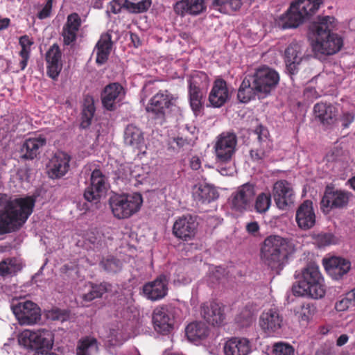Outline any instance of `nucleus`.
<instances>
[{
    "label": "nucleus",
    "instance_id": "nucleus-1",
    "mask_svg": "<svg viewBox=\"0 0 355 355\" xmlns=\"http://www.w3.org/2000/svg\"><path fill=\"white\" fill-rule=\"evenodd\" d=\"M35 202L30 196L8 201L0 210V235L19 229L32 214Z\"/></svg>",
    "mask_w": 355,
    "mask_h": 355
},
{
    "label": "nucleus",
    "instance_id": "nucleus-2",
    "mask_svg": "<svg viewBox=\"0 0 355 355\" xmlns=\"http://www.w3.org/2000/svg\"><path fill=\"white\" fill-rule=\"evenodd\" d=\"M335 18L331 16L319 17L317 21L311 26V30L315 36L312 43L313 51L315 54L333 55L338 52L343 46L341 37L331 33L334 26Z\"/></svg>",
    "mask_w": 355,
    "mask_h": 355
},
{
    "label": "nucleus",
    "instance_id": "nucleus-3",
    "mask_svg": "<svg viewBox=\"0 0 355 355\" xmlns=\"http://www.w3.org/2000/svg\"><path fill=\"white\" fill-rule=\"evenodd\" d=\"M295 252V245L279 235L267 236L261 248V257L272 270H282L288 257Z\"/></svg>",
    "mask_w": 355,
    "mask_h": 355
},
{
    "label": "nucleus",
    "instance_id": "nucleus-4",
    "mask_svg": "<svg viewBox=\"0 0 355 355\" xmlns=\"http://www.w3.org/2000/svg\"><path fill=\"white\" fill-rule=\"evenodd\" d=\"M293 292L299 296H308L313 299L322 297L325 294L324 279L319 267L309 265L302 272V278L297 285L293 286Z\"/></svg>",
    "mask_w": 355,
    "mask_h": 355
},
{
    "label": "nucleus",
    "instance_id": "nucleus-5",
    "mask_svg": "<svg viewBox=\"0 0 355 355\" xmlns=\"http://www.w3.org/2000/svg\"><path fill=\"white\" fill-rule=\"evenodd\" d=\"M110 206L114 216L117 218H127L137 212L142 205L140 193L114 194L110 198Z\"/></svg>",
    "mask_w": 355,
    "mask_h": 355
},
{
    "label": "nucleus",
    "instance_id": "nucleus-6",
    "mask_svg": "<svg viewBox=\"0 0 355 355\" xmlns=\"http://www.w3.org/2000/svg\"><path fill=\"white\" fill-rule=\"evenodd\" d=\"M178 96L167 89L159 90L150 100L146 107L148 113L162 123L166 116L168 110L175 106Z\"/></svg>",
    "mask_w": 355,
    "mask_h": 355
},
{
    "label": "nucleus",
    "instance_id": "nucleus-7",
    "mask_svg": "<svg viewBox=\"0 0 355 355\" xmlns=\"http://www.w3.org/2000/svg\"><path fill=\"white\" fill-rule=\"evenodd\" d=\"M250 78L254 83V88L259 92L263 98L276 87L279 81V73L266 66L257 69Z\"/></svg>",
    "mask_w": 355,
    "mask_h": 355
},
{
    "label": "nucleus",
    "instance_id": "nucleus-8",
    "mask_svg": "<svg viewBox=\"0 0 355 355\" xmlns=\"http://www.w3.org/2000/svg\"><path fill=\"white\" fill-rule=\"evenodd\" d=\"M90 184L84 192V198L89 202L97 204L105 195L108 187L106 176L100 169H94L90 174Z\"/></svg>",
    "mask_w": 355,
    "mask_h": 355
},
{
    "label": "nucleus",
    "instance_id": "nucleus-9",
    "mask_svg": "<svg viewBox=\"0 0 355 355\" xmlns=\"http://www.w3.org/2000/svg\"><path fill=\"white\" fill-rule=\"evenodd\" d=\"M11 309L21 325H33L40 320V309L31 301L26 300L12 304Z\"/></svg>",
    "mask_w": 355,
    "mask_h": 355
},
{
    "label": "nucleus",
    "instance_id": "nucleus-10",
    "mask_svg": "<svg viewBox=\"0 0 355 355\" xmlns=\"http://www.w3.org/2000/svg\"><path fill=\"white\" fill-rule=\"evenodd\" d=\"M237 137L233 132H223L220 134L214 144L216 160L221 162L232 159L236 152Z\"/></svg>",
    "mask_w": 355,
    "mask_h": 355
},
{
    "label": "nucleus",
    "instance_id": "nucleus-11",
    "mask_svg": "<svg viewBox=\"0 0 355 355\" xmlns=\"http://www.w3.org/2000/svg\"><path fill=\"white\" fill-rule=\"evenodd\" d=\"M207 82L208 77L207 74L201 71L194 73L189 80L190 105L195 114L199 112L202 109V92L201 87L206 86Z\"/></svg>",
    "mask_w": 355,
    "mask_h": 355
},
{
    "label": "nucleus",
    "instance_id": "nucleus-12",
    "mask_svg": "<svg viewBox=\"0 0 355 355\" xmlns=\"http://www.w3.org/2000/svg\"><path fill=\"white\" fill-rule=\"evenodd\" d=\"M350 193L347 191L327 187L321 200V209L329 213L333 209H342L348 204Z\"/></svg>",
    "mask_w": 355,
    "mask_h": 355
},
{
    "label": "nucleus",
    "instance_id": "nucleus-13",
    "mask_svg": "<svg viewBox=\"0 0 355 355\" xmlns=\"http://www.w3.org/2000/svg\"><path fill=\"white\" fill-rule=\"evenodd\" d=\"M255 194V187L253 184L245 183L239 187L231 196L232 209L240 212L246 210L250 205Z\"/></svg>",
    "mask_w": 355,
    "mask_h": 355
},
{
    "label": "nucleus",
    "instance_id": "nucleus-14",
    "mask_svg": "<svg viewBox=\"0 0 355 355\" xmlns=\"http://www.w3.org/2000/svg\"><path fill=\"white\" fill-rule=\"evenodd\" d=\"M272 196L277 207L282 210L292 205L295 198L293 189L286 180H279L274 184Z\"/></svg>",
    "mask_w": 355,
    "mask_h": 355
},
{
    "label": "nucleus",
    "instance_id": "nucleus-15",
    "mask_svg": "<svg viewBox=\"0 0 355 355\" xmlns=\"http://www.w3.org/2000/svg\"><path fill=\"white\" fill-rule=\"evenodd\" d=\"M153 323L157 331H171L173 329L174 316L170 305L156 307L153 312Z\"/></svg>",
    "mask_w": 355,
    "mask_h": 355
},
{
    "label": "nucleus",
    "instance_id": "nucleus-16",
    "mask_svg": "<svg viewBox=\"0 0 355 355\" xmlns=\"http://www.w3.org/2000/svg\"><path fill=\"white\" fill-rule=\"evenodd\" d=\"M197 227L196 217L188 214L176 220L173 227V232L176 237L187 241L194 237Z\"/></svg>",
    "mask_w": 355,
    "mask_h": 355
},
{
    "label": "nucleus",
    "instance_id": "nucleus-17",
    "mask_svg": "<svg viewBox=\"0 0 355 355\" xmlns=\"http://www.w3.org/2000/svg\"><path fill=\"white\" fill-rule=\"evenodd\" d=\"M284 56L287 71L291 75H294L305 57L304 47L300 43L293 42L285 49Z\"/></svg>",
    "mask_w": 355,
    "mask_h": 355
},
{
    "label": "nucleus",
    "instance_id": "nucleus-18",
    "mask_svg": "<svg viewBox=\"0 0 355 355\" xmlns=\"http://www.w3.org/2000/svg\"><path fill=\"white\" fill-rule=\"evenodd\" d=\"M125 94V89L121 85L118 83H110L104 87L101 93L102 104L107 110H114Z\"/></svg>",
    "mask_w": 355,
    "mask_h": 355
},
{
    "label": "nucleus",
    "instance_id": "nucleus-19",
    "mask_svg": "<svg viewBox=\"0 0 355 355\" xmlns=\"http://www.w3.org/2000/svg\"><path fill=\"white\" fill-rule=\"evenodd\" d=\"M70 156L62 151L56 153L49 160L47 173L51 179L63 177L69 169Z\"/></svg>",
    "mask_w": 355,
    "mask_h": 355
},
{
    "label": "nucleus",
    "instance_id": "nucleus-20",
    "mask_svg": "<svg viewBox=\"0 0 355 355\" xmlns=\"http://www.w3.org/2000/svg\"><path fill=\"white\" fill-rule=\"evenodd\" d=\"M168 281L165 275H159L155 280L143 286L144 296L152 301L164 298L168 292Z\"/></svg>",
    "mask_w": 355,
    "mask_h": 355
},
{
    "label": "nucleus",
    "instance_id": "nucleus-21",
    "mask_svg": "<svg viewBox=\"0 0 355 355\" xmlns=\"http://www.w3.org/2000/svg\"><path fill=\"white\" fill-rule=\"evenodd\" d=\"M259 326L264 331H277L284 326L283 317L276 308L266 309L260 315Z\"/></svg>",
    "mask_w": 355,
    "mask_h": 355
},
{
    "label": "nucleus",
    "instance_id": "nucleus-22",
    "mask_svg": "<svg viewBox=\"0 0 355 355\" xmlns=\"http://www.w3.org/2000/svg\"><path fill=\"white\" fill-rule=\"evenodd\" d=\"M230 96L227 83L223 79H217L210 91L209 103L214 107H220L230 100Z\"/></svg>",
    "mask_w": 355,
    "mask_h": 355
},
{
    "label": "nucleus",
    "instance_id": "nucleus-23",
    "mask_svg": "<svg viewBox=\"0 0 355 355\" xmlns=\"http://www.w3.org/2000/svg\"><path fill=\"white\" fill-rule=\"evenodd\" d=\"M47 74L56 80L62 69V53L57 44H53L46 53Z\"/></svg>",
    "mask_w": 355,
    "mask_h": 355
},
{
    "label": "nucleus",
    "instance_id": "nucleus-24",
    "mask_svg": "<svg viewBox=\"0 0 355 355\" xmlns=\"http://www.w3.org/2000/svg\"><path fill=\"white\" fill-rule=\"evenodd\" d=\"M202 317L211 325L220 326L225 320L223 310L219 304L214 302H205L200 306Z\"/></svg>",
    "mask_w": 355,
    "mask_h": 355
},
{
    "label": "nucleus",
    "instance_id": "nucleus-25",
    "mask_svg": "<svg viewBox=\"0 0 355 355\" xmlns=\"http://www.w3.org/2000/svg\"><path fill=\"white\" fill-rule=\"evenodd\" d=\"M296 222L302 230H309L315 223V214L311 200H305L296 211Z\"/></svg>",
    "mask_w": 355,
    "mask_h": 355
},
{
    "label": "nucleus",
    "instance_id": "nucleus-26",
    "mask_svg": "<svg viewBox=\"0 0 355 355\" xmlns=\"http://www.w3.org/2000/svg\"><path fill=\"white\" fill-rule=\"evenodd\" d=\"M324 265L328 273L336 279L341 278L351 268L349 261L337 257H333L329 259L324 260Z\"/></svg>",
    "mask_w": 355,
    "mask_h": 355
},
{
    "label": "nucleus",
    "instance_id": "nucleus-27",
    "mask_svg": "<svg viewBox=\"0 0 355 355\" xmlns=\"http://www.w3.org/2000/svg\"><path fill=\"white\" fill-rule=\"evenodd\" d=\"M206 10L205 0H180L174 5V11L179 15H198Z\"/></svg>",
    "mask_w": 355,
    "mask_h": 355
},
{
    "label": "nucleus",
    "instance_id": "nucleus-28",
    "mask_svg": "<svg viewBox=\"0 0 355 355\" xmlns=\"http://www.w3.org/2000/svg\"><path fill=\"white\" fill-rule=\"evenodd\" d=\"M305 19L297 8L292 3L287 12L279 18L277 25L282 29L294 28L299 26Z\"/></svg>",
    "mask_w": 355,
    "mask_h": 355
},
{
    "label": "nucleus",
    "instance_id": "nucleus-29",
    "mask_svg": "<svg viewBox=\"0 0 355 355\" xmlns=\"http://www.w3.org/2000/svg\"><path fill=\"white\" fill-rule=\"evenodd\" d=\"M193 196L196 201L205 205L216 200L218 198L219 194L214 185L198 184L193 189Z\"/></svg>",
    "mask_w": 355,
    "mask_h": 355
},
{
    "label": "nucleus",
    "instance_id": "nucleus-30",
    "mask_svg": "<svg viewBox=\"0 0 355 355\" xmlns=\"http://www.w3.org/2000/svg\"><path fill=\"white\" fill-rule=\"evenodd\" d=\"M80 25L81 19L77 13L74 12L68 15L62 33L65 45H69L76 41Z\"/></svg>",
    "mask_w": 355,
    "mask_h": 355
},
{
    "label": "nucleus",
    "instance_id": "nucleus-31",
    "mask_svg": "<svg viewBox=\"0 0 355 355\" xmlns=\"http://www.w3.org/2000/svg\"><path fill=\"white\" fill-rule=\"evenodd\" d=\"M313 112L315 118L324 125H331L337 120L338 111L330 104L318 103L314 105Z\"/></svg>",
    "mask_w": 355,
    "mask_h": 355
},
{
    "label": "nucleus",
    "instance_id": "nucleus-32",
    "mask_svg": "<svg viewBox=\"0 0 355 355\" xmlns=\"http://www.w3.org/2000/svg\"><path fill=\"white\" fill-rule=\"evenodd\" d=\"M46 144V139L42 136L26 139L21 147V152L24 153L23 157L28 159L37 157Z\"/></svg>",
    "mask_w": 355,
    "mask_h": 355
},
{
    "label": "nucleus",
    "instance_id": "nucleus-33",
    "mask_svg": "<svg viewBox=\"0 0 355 355\" xmlns=\"http://www.w3.org/2000/svg\"><path fill=\"white\" fill-rule=\"evenodd\" d=\"M250 352L249 340L245 338H232L224 346L225 355H248Z\"/></svg>",
    "mask_w": 355,
    "mask_h": 355
},
{
    "label": "nucleus",
    "instance_id": "nucleus-34",
    "mask_svg": "<svg viewBox=\"0 0 355 355\" xmlns=\"http://www.w3.org/2000/svg\"><path fill=\"white\" fill-rule=\"evenodd\" d=\"M124 143L126 146L135 149H139L144 144V133L141 130L134 124L126 126L123 135Z\"/></svg>",
    "mask_w": 355,
    "mask_h": 355
},
{
    "label": "nucleus",
    "instance_id": "nucleus-35",
    "mask_svg": "<svg viewBox=\"0 0 355 355\" xmlns=\"http://www.w3.org/2000/svg\"><path fill=\"white\" fill-rule=\"evenodd\" d=\"M254 83L250 76L245 77L238 91L237 98L241 103H246L254 99L256 96L263 98L261 93L254 88Z\"/></svg>",
    "mask_w": 355,
    "mask_h": 355
},
{
    "label": "nucleus",
    "instance_id": "nucleus-36",
    "mask_svg": "<svg viewBox=\"0 0 355 355\" xmlns=\"http://www.w3.org/2000/svg\"><path fill=\"white\" fill-rule=\"evenodd\" d=\"M110 288L111 285L106 282L99 284H90L87 291L80 295V298L83 300L81 302L82 305L87 306V303L92 302L96 298L101 297Z\"/></svg>",
    "mask_w": 355,
    "mask_h": 355
},
{
    "label": "nucleus",
    "instance_id": "nucleus-37",
    "mask_svg": "<svg viewBox=\"0 0 355 355\" xmlns=\"http://www.w3.org/2000/svg\"><path fill=\"white\" fill-rule=\"evenodd\" d=\"M112 45L111 35L110 34L106 33L101 36L94 49L96 53V62L98 64H103L107 60Z\"/></svg>",
    "mask_w": 355,
    "mask_h": 355
},
{
    "label": "nucleus",
    "instance_id": "nucleus-38",
    "mask_svg": "<svg viewBox=\"0 0 355 355\" xmlns=\"http://www.w3.org/2000/svg\"><path fill=\"white\" fill-rule=\"evenodd\" d=\"M272 151V142L269 139L259 143V146L250 151L252 162L257 164H262L269 157Z\"/></svg>",
    "mask_w": 355,
    "mask_h": 355
},
{
    "label": "nucleus",
    "instance_id": "nucleus-39",
    "mask_svg": "<svg viewBox=\"0 0 355 355\" xmlns=\"http://www.w3.org/2000/svg\"><path fill=\"white\" fill-rule=\"evenodd\" d=\"M242 4V0H211L209 7L221 13L230 14L239 10Z\"/></svg>",
    "mask_w": 355,
    "mask_h": 355
},
{
    "label": "nucleus",
    "instance_id": "nucleus-40",
    "mask_svg": "<svg viewBox=\"0 0 355 355\" xmlns=\"http://www.w3.org/2000/svg\"><path fill=\"white\" fill-rule=\"evenodd\" d=\"M98 350V342L92 336L80 339L77 345L76 355H95Z\"/></svg>",
    "mask_w": 355,
    "mask_h": 355
},
{
    "label": "nucleus",
    "instance_id": "nucleus-41",
    "mask_svg": "<svg viewBox=\"0 0 355 355\" xmlns=\"http://www.w3.org/2000/svg\"><path fill=\"white\" fill-rule=\"evenodd\" d=\"M293 3L306 18L313 15L319 9L322 3V0H297Z\"/></svg>",
    "mask_w": 355,
    "mask_h": 355
},
{
    "label": "nucleus",
    "instance_id": "nucleus-42",
    "mask_svg": "<svg viewBox=\"0 0 355 355\" xmlns=\"http://www.w3.org/2000/svg\"><path fill=\"white\" fill-rule=\"evenodd\" d=\"M22 268L21 262L16 258H8L0 262V275H14Z\"/></svg>",
    "mask_w": 355,
    "mask_h": 355
},
{
    "label": "nucleus",
    "instance_id": "nucleus-43",
    "mask_svg": "<svg viewBox=\"0 0 355 355\" xmlns=\"http://www.w3.org/2000/svg\"><path fill=\"white\" fill-rule=\"evenodd\" d=\"M19 43L21 47L19 52L21 60L19 62V65L21 69L24 70L27 66L28 60L30 58L31 46L33 44V41L28 35H25L19 37Z\"/></svg>",
    "mask_w": 355,
    "mask_h": 355
},
{
    "label": "nucleus",
    "instance_id": "nucleus-44",
    "mask_svg": "<svg viewBox=\"0 0 355 355\" xmlns=\"http://www.w3.org/2000/svg\"><path fill=\"white\" fill-rule=\"evenodd\" d=\"M95 110L96 109L93 97L91 96H86L84 99L82 111V125L85 126V123H86L85 126H88L91 123Z\"/></svg>",
    "mask_w": 355,
    "mask_h": 355
},
{
    "label": "nucleus",
    "instance_id": "nucleus-45",
    "mask_svg": "<svg viewBox=\"0 0 355 355\" xmlns=\"http://www.w3.org/2000/svg\"><path fill=\"white\" fill-rule=\"evenodd\" d=\"M270 193L262 192L259 193L254 202V209L259 214L266 213L271 205Z\"/></svg>",
    "mask_w": 355,
    "mask_h": 355
},
{
    "label": "nucleus",
    "instance_id": "nucleus-46",
    "mask_svg": "<svg viewBox=\"0 0 355 355\" xmlns=\"http://www.w3.org/2000/svg\"><path fill=\"white\" fill-rule=\"evenodd\" d=\"M100 266L107 272L116 273L121 270L122 263L119 259L108 256L101 261Z\"/></svg>",
    "mask_w": 355,
    "mask_h": 355
},
{
    "label": "nucleus",
    "instance_id": "nucleus-47",
    "mask_svg": "<svg viewBox=\"0 0 355 355\" xmlns=\"http://www.w3.org/2000/svg\"><path fill=\"white\" fill-rule=\"evenodd\" d=\"M128 339L124 334H106L104 338L105 347L112 353V349L121 346Z\"/></svg>",
    "mask_w": 355,
    "mask_h": 355
},
{
    "label": "nucleus",
    "instance_id": "nucleus-48",
    "mask_svg": "<svg viewBox=\"0 0 355 355\" xmlns=\"http://www.w3.org/2000/svg\"><path fill=\"white\" fill-rule=\"evenodd\" d=\"M151 3V0H139L137 3L130 1L128 12L132 13H141L146 12L150 7Z\"/></svg>",
    "mask_w": 355,
    "mask_h": 355
},
{
    "label": "nucleus",
    "instance_id": "nucleus-49",
    "mask_svg": "<svg viewBox=\"0 0 355 355\" xmlns=\"http://www.w3.org/2000/svg\"><path fill=\"white\" fill-rule=\"evenodd\" d=\"M217 171L222 175H232L235 172V167L232 159L221 162L217 160Z\"/></svg>",
    "mask_w": 355,
    "mask_h": 355
},
{
    "label": "nucleus",
    "instance_id": "nucleus-50",
    "mask_svg": "<svg viewBox=\"0 0 355 355\" xmlns=\"http://www.w3.org/2000/svg\"><path fill=\"white\" fill-rule=\"evenodd\" d=\"M254 319V313L252 311L248 309H245L242 312L236 317V322L242 327L250 326Z\"/></svg>",
    "mask_w": 355,
    "mask_h": 355
},
{
    "label": "nucleus",
    "instance_id": "nucleus-51",
    "mask_svg": "<svg viewBox=\"0 0 355 355\" xmlns=\"http://www.w3.org/2000/svg\"><path fill=\"white\" fill-rule=\"evenodd\" d=\"M129 3L128 0H112L109 3V8L112 13L118 14L123 9L128 11Z\"/></svg>",
    "mask_w": 355,
    "mask_h": 355
},
{
    "label": "nucleus",
    "instance_id": "nucleus-52",
    "mask_svg": "<svg viewBox=\"0 0 355 355\" xmlns=\"http://www.w3.org/2000/svg\"><path fill=\"white\" fill-rule=\"evenodd\" d=\"M315 311V307L310 304H304L300 308L298 318L302 321H307Z\"/></svg>",
    "mask_w": 355,
    "mask_h": 355
},
{
    "label": "nucleus",
    "instance_id": "nucleus-53",
    "mask_svg": "<svg viewBox=\"0 0 355 355\" xmlns=\"http://www.w3.org/2000/svg\"><path fill=\"white\" fill-rule=\"evenodd\" d=\"M207 334H184V339L195 345L204 344Z\"/></svg>",
    "mask_w": 355,
    "mask_h": 355
},
{
    "label": "nucleus",
    "instance_id": "nucleus-54",
    "mask_svg": "<svg viewBox=\"0 0 355 355\" xmlns=\"http://www.w3.org/2000/svg\"><path fill=\"white\" fill-rule=\"evenodd\" d=\"M274 352L279 355H291L293 348L285 343H278L274 345Z\"/></svg>",
    "mask_w": 355,
    "mask_h": 355
},
{
    "label": "nucleus",
    "instance_id": "nucleus-55",
    "mask_svg": "<svg viewBox=\"0 0 355 355\" xmlns=\"http://www.w3.org/2000/svg\"><path fill=\"white\" fill-rule=\"evenodd\" d=\"M318 245L324 247L334 243V236L331 234H320L317 237Z\"/></svg>",
    "mask_w": 355,
    "mask_h": 355
},
{
    "label": "nucleus",
    "instance_id": "nucleus-56",
    "mask_svg": "<svg viewBox=\"0 0 355 355\" xmlns=\"http://www.w3.org/2000/svg\"><path fill=\"white\" fill-rule=\"evenodd\" d=\"M353 306L347 295L345 294V297L339 300L335 304V308L338 311H344L349 306Z\"/></svg>",
    "mask_w": 355,
    "mask_h": 355
},
{
    "label": "nucleus",
    "instance_id": "nucleus-57",
    "mask_svg": "<svg viewBox=\"0 0 355 355\" xmlns=\"http://www.w3.org/2000/svg\"><path fill=\"white\" fill-rule=\"evenodd\" d=\"M52 0H47L44 7L38 12L37 17L40 19H44L49 17L51 12L52 9Z\"/></svg>",
    "mask_w": 355,
    "mask_h": 355
},
{
    "label": "nucleus",
    "instance_id": "nucleus-58",
    "mask_svg": "<svg viewBox=\"0 0 355 355\" xmlns=\"http://www.w3.org/2000/svg\"><path fill=\"white\" fill-rule=\"evenodd\" d=\"M355 114L352 112H343L340 118L342 122V125L344 128H347L354 121Z\"/></svg>",
    "mask_w": 355,
    "mask_h": 355
},
{
    "label": "nucleus",
    "instance_id": "nucleus-59",
    "mask_svg": "<svg viewBox=\"0 0 355 355\" xmlns=\"http://www.w3.org/2000/svg\"><path fill=\"white\" fill-rule=\"evenodd\" d=\"M47 315L48 318H50L53 320H60L61 322L65 321L68 318V315L66 313H64L58 309L53 310L49 312Z\"/></svg>",
    "mask_w": 355,
    "mask_h": 355
},
{
    "label": "nucleus",
    "instance_id": "nucleus-60",
    "mask_svg": "<svg viewBox=\"0 0 355 355\" xmlns=\"http://www.w3.org/2000/svg\"><path fill=\"white\" fill-rule=\"evenodd\" d=\"M204 324L201 322H193L189 323L185 327V333H198L201 332Z\"/></svg>",
    "mask_w": 355,
    "mask_h": 355
},
{
    "label": "nucleus",
    "instance_id": "nucleus-61",
    "mask_svg": "<svg viewBox=\"0 0 355 355\" xmlns=\"http://www.w3.org/2000/svg\"><path fill=\"white\" fill-rule=\"evenodd\" d=\"M88 241L91 244L93 245L94 249L101 248L103 244V240L102 239V236L99 234L98 236H89L88 237Z\"/></svg>",
    "mask_w": 355,
    "mask_h": 355
},
{
    "label": "nucleus",
    "instance_id": "nucleus-62",
    "mask_svg": "<svg viewBox=\"0 0 355 355\" xmlns=\"http://www.w3.org/2000/svg\"><path fill=\"white\" fill-rule=\"evenodd\" d=\"M256 134L258 135L257 138L259 139V142L261 143V141H264V139H268V132L266 128H265L262 125H259L257 128L255 130Z\"/></svg>",
    "mask_w": 355,
    "mask_h": 355
},
{
    "label": "nucleus",
    "instance_id": "nucleus-63",
    "mask_svg": "<svg viewBox=\"0 0 355 355\" xmlns=\"http://www.w3.org/2000/svg\"><path fill=\"white\" fill-rule=\"evenodd\" d=\"M246 230L251 234H255L259 230V225L257 222L254 221L247 224Z\"/></svg>",
    "mask_w": 355,
    "mask_h": 355
},
{
    "label": "nucleus",
    "instance_id": "nucleus-64",
    "mask_svg": "<svg viewBox=\"0 0 355 355\" xmlns=\"http://www.w3.org/2000/svg\"><path fill=\"white\" fill-rule=\"evenodd\" d=\"M190 166L193 170H198L201 166V161L197 156H193L190 160Z\"/></svg>",
    "mask_w": 355,
    "mask_h": 355
}]
</instances>
